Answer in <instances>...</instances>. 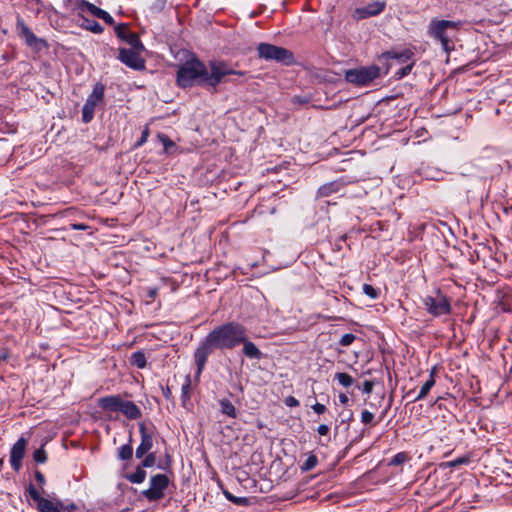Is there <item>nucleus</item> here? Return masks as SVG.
Wrapping results in <instances>:
<instances>
[{"label":"nucleus","instance_id":"nucleus-1","mask_svg":"<svg viewBox=\"0 0 512 512\" xmlns=\"http://www.w3.org/2000/svg\"><path fill=\"white\" fill-rule=\"evenodd\" d=\"M207 66L198 58H192L178 67L176 82L179 87L186 89L194 85H205L217 90L224 77L230 75L243 76L244 72L231 69L224 61L213 60Z\"/></svg>","mask_w":512,"mask_h":512},{"label":"nucleus","instance_id":"nucleus-2","mask_svg":"<svg viewBox=\"0 0 512 512\" xmlns=\"http://www.w3.org/2000/svg\"><path fill=\"white\" fill-rule=\"evenodd\" d=\"M246 328L239 322L230 321L215 327L201 341L194 352L197 375H200L208 357L216 350H231L244 341Z\"/></svg>","mask_w":512,"mask_h":512},{"label":"nucleus","instance_id":"nucleus-3","mask_svg":"<svg viewBox=\"0 0 512 512\" xmlns=\"http://www.w3.org/2000/svg\"><path fill=\"white\" fill-rule=\"evenodd\" d=\"M460 26V21L433 18L427 26V35L435 41L440 42L443 50L449 54L455 48L451 32H457Z\"/></svg>","mask_w":512,"mask_h":512},{"label":"nucleus","instance_id":"nucleus-4","mask_svg":"<svg viewBox=\"0 0 512 512\" xmlns=\"http://www.w3.org/2000/svg\"><path fill=\"white\" fill-rule=\"evenodd\" d=\"M26 491L36 503L39 512H72L77 509L74 502H63L57 498L42 497L39 490L32 483L28 485Z\"/></svg>","mask_w":512,"mask_h":512},{"label":"nucleus","instance_id":"nucleus-5","mask_svg":"<svg viewBox=\"0 0 512 512\" xmlns=\"http://www.w3.org/2000/svg\"><path fill=\"white\" fill-rule=\"evenodd\" d=\"M382 75L381 68L377 65L362 66L345 71L346 82L357 86L367 87Z\"/></svg>","mask_w":512,"mask_h":512},{"label":"nucleus","instance_id":"nucleus-6","mask_svg":"<svg viewBox=\"0 0 512 512\" xmlns=\"http://www.w3.org/2000/svg\"><path fill=\"white\" fill-rule=\"evenodd\" d=\"M257 53L261 59L276 61L284 65H291L295 61L294 55L290 50L269 43H260L257 46Z\"/></svg>","mask_w":512,"mask_h":512},{"label":"nucleus","instance_id":"nucleus-7","mask_svg":"<svg viewBox=\"0 0 512 512\" xmlns=\"http://www.w3.org/2000/svg\"><path fill=\"white\" fill-rule=\"evenodd\" d=\"M425 309L434 317L450 314L451 300L448 296L442 294L439 290L435 296H426L423 299Z\"/></svg>","mask_w":512,"mask_h":512},{"label":"nucleus","instance_id":"nucleus-8","mask_svg":"<svg viewBox=\"0 0 512 512\" xmlns=\"http://www.w3.org/2000/svg\"><path fill=\"white\" fill-rule=\"evenodd\" d=\"M169 485V478L165 474H156L150 479V487L142 491V495L148 501H158L165 495Z\"/></svg>","mask_w":512,"mask_h":512},{"label":"nucleus","instance_id":"nucleus-9","mask_svg":"<svg viewBox=\"0 0 512 512\" xmlns=\"http://www.w3.org/2000/svg\"><path fill=\"white\" fill-rule=\"evenodd\" d=\"M144 49L120 48L118 59L131 69L141 71L145 69V60L140 56Z\"/></svg>","mask_w":512,"mask_h":512},{"label":"nucleus","instance_id":"nucleus-10","mask_svg":"<svg viewBox=\"0 0 512 512\" xmlns=\"http://www.w3.org/2000/svg\"><path fill=\"white\" fill-rule=\"evenodd\" d=\"M16 25L19 36L25 40V43L28 46L36 49L37 51L48 47L47 41L42 38H38L21 18L17 19Z\"/></svg>","mask_w":512,"mask_h":512},{"label":"nucleus","instance_id":"nucleus-11","mask_svg":"<svg viewBox=\"0 0 512 512\" xmlns=\"http://www.w3.org/2000/svg\"><path fill=\"white\" fill-rule=\"evenodd\" d=\"M27 443L24 437H20L10 450V464L15 472H19L22 468V460L25 456Z\"/></svg>","mask_w":512,"mask_h":512},{"label":"nucleus","instance_id":"nucleus-12","mask_svg":"<svg viewBox=\"0 0 512 512\" xmlns=\"http://www.w3.org/2000/svg\"><path fill=\"white\" fill-rule=\"evenodd\" d=\"M118 38L130 45V48L144 49V46L136 33L129 31L128 24L120 23L114 27Z\"/></svg>","mask_w":512,"mask_h":512},{"label":"nucleus","instance_id":"nucleus-13","mask_svg":"<svg viewBox=\"0 0 512 512\" xmlns=\"http://www.w3.org/2000/svg\"><path fill=\"white\" fill-rule=\"evenodd\" d=\"M386 7L385 1H373L364 7L356 8L354 17L358 20L366 19L369 17L377 16L384 11Z\"/></svg>","mask_w":512,"mask_h":512},{"label":"nucleus","instance_id":"nucleus-14","mask_svg":"<svg viewBox=\"0 0 512 512\" xmlns=\"http://www.w3.org/2000/svg\"><path fill=\"white\" fill-rule=\"evenodd\" d=\"M139 432L141 442L136 448L135 456L140 459L143 458L153 447V432H149L144 423H139Z\"/></svg>","mask_w":512,"mask_h":512},{"label":"nucleus","instance_id":"nucleus-15","mask_svg":"<svg viewBox=\"0 0 512 512\" xmlns=\"http://www.w3.org/2000/svg\"><path fill=\"white\" fill-rule=\"evenodd\" d=\"M414 52L410 48L403 49L401 51L389 50L383 52L379 59H394L399 63L404 64L412 60Z\"/></svg>","mask_w":512,"mask_h":512},{"label":"nucleus","instance_id":"nucleus-16","mask_svg":"<svg viewBox=\"0 0 512 512\" xmlns=\"http://www.w3.org/2000/svg\"><path fill=\"white\" fill-rule=\"evenodd\" d=\"M122 403H123V399L119 395L105 396V397H101L98 400V405L100 408H102L103 410H108V411H113V412H117V411L120 412Z\"/></svg>","mask_w":512,"mask_h":512},{"label":"nucleus","instance_id":"nucleus-17","mask_svg":"<svg viewBox=\"0 0 512 512\" xmlns=\"http://www.w3.org/2000/svg\"><path fill=\"white\" fill-rule=\"evenodd\" d=\"M344 186V182L341 179L325 183L320 186L317 190V197L323 198L328 197L334 193L339 192Z\"/></svg>","mask_w":512,"mask_h":512},{"label":"nucleus","instance_id":"nucleus-18","mask_svg":"<svg viewBox=\"0 0 512 512\" xmlns=\"http://www.w3.org/2000/svg\"><path fill=\"white\" fill-rule=\"evenodd\" d=\"M243 345L242 352L249 359L260 360L262 358V352L258 347L247 338V331L244 332V341L241 342Z\"/></svg>","mask_w":512,"mask_h":512},{"label":"nucleus","instance_id":"nucleus-19","mask_svg":"<svg viewBox=\"0 0 512 512\" xmlns=\"http://www.w3.org/2000/svg\"><path fill=\"white\" fill-rule=\"evenodd\" d=\"M75 10H77L80 14L83 12H89L93 16L100 18L103 13V9L97 7L96 5L88 2L87 0H75Z\"/></svg>","mask_w":512,"mask_h":512},{"label":"nucleus","instance_id":"nucleus-20","mask_svg":"<svg viewBox=\"0 0 512 512\" xmlns=\"http://www.w3.org/2000/svg\"><path fill=\"white\" fill-rule=\"evenodd\" d=\"M105 86L102 83H96L91 94L87 97L84 104L95 108L104 98Z\"/></svg>","mask_w":512,"mask_h":512},{"label":"nucleus","instance_id":"nucleus-21","mask_svg":"<svg viewBox=\"0 0 512 512\" xmlns=\"http://www.w3.org/2000/svg\"><path fill=\"white\" fill-rule=\"evenodd\" d=\"M121 413H123L129 420H136L142 416L140 408L133 401L123 400Z\"/></svg>","mask_w":512,"mask_h":512},{"label":"nucleus","instance_id":"nucleus-22","mask_svg":"<svg viewBox=\"0 0 512 512\" xmlns=\"http://www.w3.org/2000/svg\"><path fill=\"white\" fill-rule=\"evenodd\" d=\"M191 391V378L190 375H187L185 378V382L182 384L181 387V404L185 409H190V407L192 406V403L190 402Z\"/></svg>","mask_w":512,"mask_h":512},{"label":"nucleus","instance_id":"nucleus-23","mask_svg":"<svg viewBox=\"0 0 512 512\" xmlns=\"http://www.w3.org/2000/svg\"><path fill=\"white\" fill-rule=\"evenodd\" d=\"M435 368H433L430 372L428 380L422 385L418 395L412 400V402H417L424 399L432 387L435 385Z\"/></svg>","mask_w":512,"mask_h":512},{"label":"nucleus","instance_id":"nucleus-24","mask_svg":"<svg viewBox=\"0 0 512 512\" xmlns=\"http://www.w3.org/2000/svg\"><path fill=\"white\" fill-rule=\"evenodd\" d=\"M79 17L82 21L80 23V27H82L92 33H95V34H101L103 32L104 28L96 20L89 19L80 13H79Z\"/></svg>","mask_w":512,"mask_h":512},{"label":"nucleus","instance_id":"nucleus-25","mask_svg":"<svg viewBox=\"0 0 512 512\" xmlns=\"http://www.w3.org/2000/svg\"><path fill=\"white\" fill-rule=\"evenodd\" d=\"M220 405V412L230 418H236L237 417V411L235 406L232 404V402L228 399H221L219 400Z\"/></svg>","mask_w":512,"mask_h":512},{"label":"nucleus","instance_id":"nucleus-26","mask_svg":"<svg viewBox=\"0 0 512 512\" xmlns=\"http://www.w3.org/2000/svg\"><path fill=\"white\" fill-rule=\"evenodd\" d=\"M130 363L139 369H143L147 364V360H146V356H145L144 352H142V351L133 352L131 355V358H130Z\"/></svg>","mask_w":512,"mask_h":512},{"label":"nucleus","instance_id":"nucleus-27","mask_svg":"<svg viewBox=\"0 0 512 512\" xmlns=\"http://www.w3.org/2000/svg\"><path fill=\"white\" fill-rule=\"evenodd\" d=\"M146 478V471L138 466L134 473L126 475V479L133 484H140Z\"/></svg>","mask_w":512,"mask_h":512},{"label":"nucleus","instance_id":"nucleus-28","mask_svg":"<svg viewBox=\"0 0 512 512\" xmlns=\"http://www.w3.org/2000/svg\"><path fill=\"white\" fill-rule=\"evenodd\" d=\"M224 495L229 501L238 506H249L252 504V499L249 497H237L228 491H224Z\"/></svg>","mask_w":512,"mask_h":512},{"label":"nucleus","instance_id":"nucleus-29","mask_svg":"<svg viewBox=\"0 0 512 512\" xmlns=\"http://www.w3.org/2000/svg\"><path fill=\"white\" fill-rule=\"evenodd\" d=\"M132 439H129L128 444H124L118 449V458L121 460H130L133 456V447L131 445Z\"/></svg>","mask_w":512,"mask_h":512},{"label":"nucleus","instance_id":"nucleus-30","mask_svg":"<svg viewBox=\"0 0 512 512\" xmlns=\"http://www.w3.org/2000/svg\"><path fill=\"white\" fill-rule=\"evenodd\" d=\"M335 379L339 382L343 387H350L354 384V379L351 375L345 372H338L335 374Z\"/></svg>","mask_w":512,"mask_h":512},{"label":"nucleus","instance_id":"nucleus-31","mask_svg":"<svg viewBox=\"0 0 512 512\" xmlns=\"http://www.w3.org/2000/svg\"><path fill=\"white\" fill-rule=\"evenodd\" d=\"M318 463L317 456L315 454L310 453L305 461L301 464L300 468L303 472H308L312 470Z\"/></svg>","mask_w":512,"mask_h":512},{"label":"nucleus","instance_id":"nucleus-32","mask_svg":"<svg viewBox=\"0 0 512 512\" xmlns=\"http://www.w3.org/2000/svg\"><path fill=\"white\" fill-rule=\"evenodd\" d=\"M410 459V455L408 452H399L397 453L389 462V466H398Z\"/></svg>","mask_w":512,"mask_h":512},{"label":"nucleus","instance_id":"nucleus-33","mask_svg":"<svg viewBox=\"0 0 512 512\" xmlns=\"http://www.w3.org/2000/svg\"><path fill=\"white\" fill-rule=\"evenodd\" d=\"M158 139L163 144L166 153H170L171 149L175 147V143L166 134L159 133Z\"/></svg>","mask_w":512,"mask_h":512},{"label":"nucleus","instance_id":"nucleus-34","mask_svg":"<svg viewBox=\"0 0 512 512\" xmlns=\"http://www.w3.org/2000/svg\"><path fill=\"white\" fill-rule=\"evenodd\" d=\"M94 111L95 108L84 104L82 108V121L84 123H89L94 117Z\"/></svg>","mask_w":512,"mask_h":512},{"label":"nucleus","instance_id":"nucleus-35","mask_svg":"<svg viewBox=\"0 0 512 512\" xmlns=\"http://www.w3.org/2000/svg\"><path fill=\"white\" fill-rule=\"evenodd\" d=\"M363 293L371 299H377L379 297V290L370 284L363 285Z\"/></svg>","mask_w":512,"mask_h":512},{"label":"nucleus","instance_id":"nucleus-36","mask_svg":"<svg viewBox=\"0 0 512 512\" xmlns=\"http://www.w3.org/2000/svg\"><path fill=\"white\" fill-rule=\"evenodd\" d=\"M33 459L36 463H45L47 461V453L43 447L36 449L33 453Z\"/></svg>","mask_w":512,"mask_h":512},{"label":"nucleus","instance_id":"nucleus-37","mask_svg":"<svg viewBox=\"0 0 512 512\" xmlns=\"http://www.w3.org/2000/svg\"><path fill=\"white\" fill-rule=\"evenodd\" d=\"M414 67V61H409V63L404 66L403 68L399 69L396 73H395V76L397 79H402L404 78L405 76H407L412 68Z\"/></svg>","mask_w":512,"mask_h":512},{"label":"nucleus","instance_id":"nucleus-38","mask_svg":"<svg viewBox=\"0 0 512 512\" xmlns=\"http://www.w3.org/2000/svg\"><path fill=\"white\" fill-rule=\"evenodd\" d=\"M10 153V146L7 141L0 139V162L5 161Z\"/></svg>","mask_w":512,"mask_h":512},{"label":"nucleus","instance_id":"nucleus-39","mask_svg":"<svg viewBox=\"0 0 512 512\" xmlns=\"http://www.w3.org/2000/svg\"><path fill=\"white\" fill-rule=\"evenodd\" d=\"M156 455L155 453H147L143 459L141 466L142 468H149L155 465Z\"/></svg>","mask_w":512,"mask_h":512},{"label":"nucleus","instance_id":"nucleus-40","mask_svg":"<svg viewBox=\"0 0 512 512\" xmlns=\"http://www.w3.org/2000/svg\"><path fill=\"white\" fill-rule=\"evenodd\" d=\"M356 340V335L352 334V333H347V334H344L340 340H339V344L341 346H349L351 345L354 341Z\"/></svg>","mask_w":512,"mask_h":512},{"label":"nucleus","instance_id":"nucleus-41","mask_svg":"<svg viewBox=\"0 0 512 512\" xmlns=\"http://www.w3.org/2000/svg\"><path fill=\"white\" fill-rule=\"evenodd\" d=\"M374 420V414L368 410H363L361 413V422L365 425L372 423Z\"/></svg>","mask_w":512,"mask_h":512},{"label":"nucleus","instance_id":"nucleus-42","mask_svg":"<svg viewBox=\"0 0 512 512\" xmlns=\"http://www.w3.org/2000/svg\"><path fill=\"white\" fill-rule=\"evenodd\" d=\"M34 477H35V480L38 482L40 488L43 489V487L46 483L44 474L41 471L36 470L34 473Z\"/></svg>","mask_w":512,"mask_h":512},{"label":"nucleus","instance_id":"nucleus-43","mask_svg":"<svg viewBox=\"0 0 512 512\" xmlns=\"http://www.w3.org/2000/svg\"><path fill=\"white\" fill-rule=\"evenodd\" d=\"M148 136H149V129L146 127L143 130L140 139L135 143V147L138 148V147L142 146L144 143H146Z\"/></svg>","mask_w":512,"mask_h":512},{"label":"nucleus","instance_id":"nucleus-44","mask_svg":"<svg viewBox=\"0 0 512 512\" xmlns=\"http://www.w3.org/2000/svg\"><path fill=\"white\" fill-rule=\"evenodd\" d=\"M284 403L288 407H298L300 405V402L294 397V396H287L284 399Z\"/></svg>","mask_w":512,"mask_h":512},{"label":"nucleus","instance_id":"nucleus-45","mask_svg":"<svg viewBox=\"0 0 512 512\" xmlns=\"http://www.w3.org/2000/svg\"><path fill=\"white\" fill-rule=\"evenodd\" d=\"M468 462H469V458H467V457H460V458H457L455 460H452V461L448 462V466L456 467V466H459L461 464H466Z\"/></svg>","mask_w":512,"mask_h":512},{"label":"nucleus","instance_id":"nucleus-46","mask_svg":"<svg viewBox=\"0 0 512 512\" xmlns=\"http://www.w3.org/2000/svg\"><path fill=\"white\" fill-rule=\"evenodd\" d=\"M374 383L370 380L364 381L362 385V392L366 394H370L373 390Z\"/></svg>","mask_w":512,"mask_h":512},{"label":"nucleus","instance_id":"nucleus-47","mask_svg":"<svg viewBox=\"0 0 512 512\" xmlns=\"http://www.w3.org/2000/svg\"><path fill=\"white\" fill-rule=\"evenodd\" d=\"M99 19H102L108 25H113L114 24L113 17L108 12H106L105 10L103 11V13H102V15L100 16Z\"/></svg>","mask_w":512,"mask_h":512},{"label":"nucleus","instance_id":"nucleus-48","mask_svg":"<svg viewBox=\"0 0 512 512\" xmlns=\"http://www.w3.org/2000/svg\"><path fill=\"white\" fill-rule=\"evenodd\" d=\"M158 295V288L157 287H151L147 289V298H149V302L153 301L156 296Z\"/></svg>","mask_w":512,"mask_h":512},{"label":"nucleus","instance_id":"nucleus-49","mask_svg":"<svg viewBox=\"0 0 512 512\" xmlns=\"http://www.w3.org/2000/svg\"><path fill=\"white\" fill-rule=\"evenodd\" d=\"M312 409L315 413L317 414H323L326 412V406L324 404H321V403H316L312 406Z\"/></svg>","mask_w":512,"mask_h":512},{"label":"nucleus","instance_id":"nucleus-50","mask_svg":"<svg viewBox=\"0 0 512 512\" xmlns=\"http://www.w3.org/2000/svg\"><path fill=\"white\" fill-rule=\"evenodd\" d=\"M162 393H163V396L166 400H172L173 399V396H172V391L170 389L169 386H162Z\"/></svg>","mask_w":512,"mask_h":512},{"label":"nucleus","instance_id":"nucleus-51","mask_svg":"<svg viewBox=\"0 0 512 512\" xmlns=\"http://www.w3.org/2000/svg\"><path fill=\"white\" fill-rule=\"evenodd\" d=\"M329 430V426L326 424H321L317 428V432L322 436H326L329 433Z\"/></svg>","mask_w":512,"mask_h":512},{"label":"nucleus","instance_id":"nucleus-52","mask_svg":"<svg viewBox=\"0 0 512 512\" xmlns=\"http://www.w3.org/2000/svg\"><path fill=\"white\" fill-rule=\"evenodd\" d=\"M70 228L72 230H87L89 226L84 223H72L70 224Z\"/></svg>","mask_w":512,"mask_h":512},{"label":"nucleus","instance_id":"nucleus-53","mask_svg":"<svg viewBox=\"0 0 512 512\" xmlns=\"http://www.w3.org/2000/svg\"><path fill=\"white\" fill-rule=\"evenodd\" d=\"M292 102L298 103V104H306L309 102V98L304 97V96H294L292 99Z\"/></svg>","mask_w":512,"mask_h":512},{"label":"nucleus","instance_id":"nucleus-54","mask_svg":"<svg viewBox=\"0 0 512 512\" xmlns=\"http://www.w3.org/2000/svg\"><path fill=\"white\" fill-rule=\"evenodd\" d=\"M339 401H340L342 404H344V405H345V404H347V403H348L349 399H348V397H347V395H346V394L341 393V394L339 395Z\"/></svg>","mask_w":512,"mask_h":512},{"label":"nucleus","instance_id":"nucleus-55","mask_svg":"<svg viewBox=\"0 0 512 512\" xmlns=\"http://www.w3.org/2000/svg\"><path fill=\"white\" fill-rule=\"evenodd\" d=\"M166 458H167V465H166L165 467H164V466L159 465L158 467H159L160 469H164V470H166V469H168V468L170 467V456H169V455H167V457H166Z\"/></svg>","mask_w":512,"mask_h":512},{"label":"nucleus","instance_id":"nucleus-56","mask_svg":"<svg viewBox=\"0 0 512 512\" xmlns=\"http://www.w3.org/2000/svg\"><path fill=\"white\" fill-rule=\"evenodd\" d=\"M502 305V310L505 311V312H508L510 311V309L508 307H506V305L504 303H501Z\"/></svg>","mask_w":512,"mask_h":512},{"label":"nucleus","instance_id":"nucleus-57","mask_svg":"<svg viewBox=\"0 0 512 512\" xmlns=\"http://www.w3.org/2000/svg\"><path fill=\"white\" fill-rule=\"evenodd\" d=\"M3 464H4V458H0V472L2 471Z\"/></svg>","mask_w":512,"mask_h":512},{"label":"nucleus","instance_id":"nucleus-58","mask_svg":"<svg viewBox=\"0 0 512 512\" xmlns=\"http://www.w3.org/2000/svg\"><path fill=\"white\" fill-rule=\"evenodd\" d=\"M37 3H40V0H35Z\"/></svg>","mask_w":512,"mask_h":512}]
</instances>
